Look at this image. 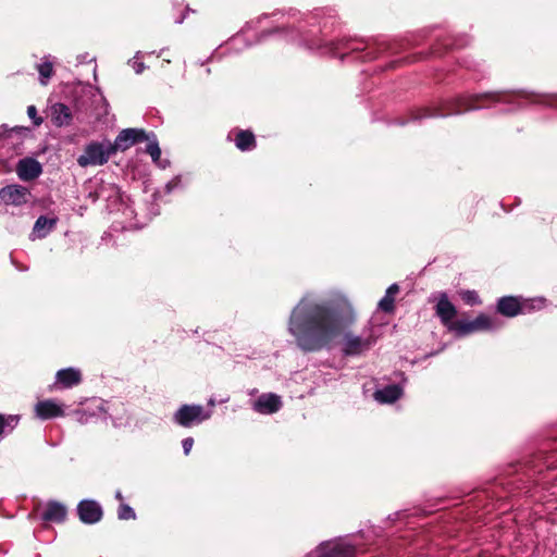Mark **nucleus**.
I'll return each mask as SVG.
<instances>
[{
    "label": "nucleus",
    "instance_id": "nucleus-1",
    "mask_svg": "<svg viewBox=\"0 0 557 557\" xmlns=\"http://www.w3.org/2000/svg\"><path fill=\"white\" fill-rule=\"evenodd\" d=\"M271 15H280L283 20L282 25L262 30L253 41H250L245 38V33L248 29H257L261 20L268 18L269 15L264 13L256 21L247 22L240 33L226 41V53H239L246 48L263 42L270 36L277 35L317 54L339 58L342 62L386 60L384 65L379 66L380 71L393 70L407 60L395 58L404 49V44L396 40L357 37H344L338 40L329 38L336 20L330 11L324 9H315L310 13H300L289 9L286 12L275 11Z\"/></svg>",
    "mask_w": 557,
    "mask_h": 557
},
{
    "label": "nucleus",
    "instance_id": "nucleus-2",
    "mask_svg": "<svg viewBox=\"0 0 557 557\" xmlns=\"http://www.w3.org/2000/svg\"><path fill=\"white\" fill-rule=\"evenodd\" d=\"M355 322L356 312L345 296L319 298L307 293L293 308L287 330L305 352L330 350L341 338V355L360 358L376 345L381 333L371 320L356 333L350 330Z\"/></svg>",
    "mask_w": 557,
    "mask_h": 557
},
{
    "label": "nucleus",
    "instance_id": "nucleus-3",
    "mask_svg": "<svg viewBox=\"0 0 557 557\" xmlns=\"http://www.w3.org/2000/svg\"><path fill=\"white\" fill-rule=\"evenodd\" d=\"M533 101V96L525 91L461 94L443 99L438 103L411 108L407 117H397L389 124L399 126H405L409 123L421 124L428 119H443L488 108L496 109L500 113H511Z\"/></svg>",
    "mask_w": 557,
    "mask_h": 557
},
{
    "label": "nucleus",
    "instance_id": "nucleus-4",
    "mask_svg": "<svg viewBox=\"0 0 557 557\" xmlns=\"http://www.w3.org/2000/svg\"><path fill=\"white\" fill-rule=\"evenodd\" d=\"M557 467V437L542 440L533 451L521 460L509 463L495 479L492 490L483 491L486 496L497 499L508 495L523 494L534 496L540 476Z\"/></svg>",
    "mask_w": 557,
    "mask_h": 557
},
{
    "label": "nucleus",
    "instance_id": "nucleus-5",
    "mask_svg": "<svg viewBox=\"0 0 557 557\" xmlns=\"http://www.w3.org/2000/svg\"><path fill=\"white\" fill-rule=\"evenodd\" d=\"M545 299L542 297L527 299L521 296H503L496 301V313L515 318L519 314H528L544 307Z\"/></svg>",
    "mask_w": 557,
    "mask_h": 557
},
{
    "label": "nucleus",
    "instance_id": "nucleus-6",
    "mask_svg": "<svg viewBox=\"0 0 557 557\" xmlns=\"http://www.w3.org/2000/svg\"><path fill=\"white\" fill-rule=\"evenodd\" d=\"M115 154L114 148L109 139L88 143L82 154L77 158L79 166H96L106 164L111 156Z\"/></svg>",
    "mask_w": 557,
    "mask_h": 557
},
{
    "label": "nucleus",
    "instance_id": "nucleus-7",
    "mask_svg": "<svg viewBox=\"0 0 557 557\" xmlns=\"http://www.w3.org/2000/svg\"><path fill=\"white\" fill-rule=\"evenodd\" d=\"M211 417V410H206L202 405L184 404L173 413V423L189 429L199 425Z\"/></svg>",
    "mask_w": 557,
    "mask_h": 557
},
{
    "label": "nucleus",
    "instance_id": "nucleus-8",
    "mask_svg": "<svg viewBox=\"0 0 557 557\" xmlns=\"http://www.w3.org/2000/svg\"><path fill=\"white\" fill-rule=\"evenodd\" d=\"M430 302H435V314L440 319L441 323L450 332L456 324L454 318L457 315V308L448 299V295L445 292H438L431 294L429 298Z\"/></svg>",
    "mask_w": 557,
    "mask_h": 557
},
{
    "label": "nucleus",
    "instance_id": "nucleus-9",
    "mask_svg": "<svg viewBox=\"0 0 557 557\" xmlns=\"http://www.w3.org/2000/svg\"><path fill=\"white\" fill-rule=\"evenodd\" d=\"M317 557H356V544L339 539L323 542L317 547Z\"/></svg>",
    "mask_w": 557,
    "mask_h": 557
},
{
    "label": "nucleus",
    "instance_id": "nucleus-10",
    "mask_svg": "<svg viewBox=\"0 0 557 557\" xmlns=\"http://www.w3.org/2000/svg\"><path fill=\"white\" fill-rule=\"evenodd\" d=\"M149 135L150 133H147L144 128H124L117 134L111 145L115 153L117 151H125L138 143L150 140Z\"/></svg>",
    "mask_w": 557,
    "mask_h": 557
},
{
    "label": "nucleus",
    "instance_id": "nucleus-11",
    "mask_svg": "<svg viewBox=\"0 0 557 557\" xmlns=\"http://www.w3.org/2000/svg\"><path fill=\"white\" fill-rule=\"evenodd\" d=\"M32 199L30 190L20 184H10L0 188V200L5 206L21 207Z\"/></svg>",
    "mask_w": 557,
    "mask_h": 557
},
{
    "label": "nucleus",
    "instance_id": "nucleus-12",
    "mask_svg": "<svg viewBox=\"0 0 557 557\" xmlns=\"http://www.w3.org/2000/svg\"><path fill=\"white\" fill-rule=\"evenodd\" d=\"M79 520L84 524H95L102 519L103 510L95 499H83L76 508Z\"/></svg>",
    "mask_w": 557,
    "mask_h": 557
},
{
    "label": "nucleus",
    "instance_id": "nucleus-13",
    "mask_svg": "<svg viewBox=\"0 0 557 557\" xmlns=\"http://www.w3.org/2000/svg\"><path fill=\"white\" fill-rule=\"evenodd\" d=\"M282 406L283 401L280 395L263 393L252 403L251 408L260 414H273L280 411Z\"/></svg>",
    "mask_w": 557,
    "mask_h": 557
},
{
    "label": "nucleus",
    "instance_id": "nucleus-14",
    "mask_svg": "<svg viewBox=\"0 0 557 557\" xmlns=\"http://www.w3.org/2000/svg\"><path fill=\"white\" fill-rule=\"evenodd\" d=\"M16 173L22 181H32L42 173V166L36 159L26 157L17 162Z\"/></svg>",
    "mask_w": 557,
    "mask_h": 557
},
{
    "label": "nucleus",
    "instance_id": "nucleus-15",
    "mask_svg": "<svg viewBox=\"0 0 557 557\" xmlns=\"http://www.w3.org/2000/svg\"><path fill=\"white\" fill-rule=\"evenodd\" d=\"M67 515L66 506L58 500H49L45 510L40 515V519L47 522L62 523Z\"/></svg>",
    "mask_w": 557,
    "mask_h": 557
},
{
    "label": "nucleus",
    "instance_id": "nucleus-16",
    "mask_svg": "<svg viewBox=\"0 0 557 557\" xmlns=\"http://www.w3.org/2000/svg\"><path fill=\"white\" fill-rule=\"evenodd\" d=\"M36 416L40 420H50L64 416L63 406L53 399L41 400L35 406Z\"/></svg>",
    "mask_w": 557,
    "mask_h": 557
},
{
    "label": "nucleus",
    "instance_id": "nucleus-17",
    "mask_svg": "<svg viewBox=\"0 0 557 557\" xmlns=\"http://www.w3.org/2000/svg\"><path fill=\"white\" fill-rule=\"evenodd\" d=\"M59 219L57 216L40 215L36 220L33 231L29 235L32 240L47 237L55 227Z\"/></svg>",
    "mask_w": 557,
    "mask_h": 557
},
{
    "label": "nucleus",
    "instance_id": "nucleus-18",
    "mask_svg": "<svg viewBox=\"0 0 557 557\" xmlns=\"http://www.w3.org/2000/svg\"><path fill=\"white\" fill-rule=\"evenodd\" d=\"M403 394V384H388L374 392V399L380 404H393L399 398H401Z\"/></svg>",
    "mask_w": 557,
    "mask_h": 557
},
{
    "label": "nucleus",
    "instance_id": "nucleus-19",
    "mask_svg": "<svg viewBox=\"0 0 557 557\" xmlns=\"http://www.w3.org/2000/svg\"><path fill=\"white\" fill-rule=\"evenodd\" d=\"M82 382V373L76 368H64L57 372L54 384H59L62 388H71Z\"/></svg>",
    "mask_w": 557,
    "mask_h": 557
},
{
    "label": "nucleus",
    "instance_id": "nucleus-20",
    "mask_svg": "<svg viewBox=\"0 0 557 557\" xmlns=\"http://www.w3.org/2000/svg\"><path fill=\"white\" fill-rule=\"evenodd\" d=\"M51 112V122L57 127H63L69 126L72 122V112L71 109L62 103L57 102L51 106L50 108Z\"/></svg>",
    "mask_w": 557,
    "mask_h": 557
},
{
    "label": "nucleus",
    "instance_id": "nucleus-21",
    "mask_svg": "<svg viewBox=\"0 0 557 557\" xmlns=\"http://www.w3.org/2000/svg\"><path fill=\"white\" fill-rule=\"evenodd\" d=\"M475 323L478 332L481 331H488V332H495L503 327L504 323L500 321V319L496 317H492L485 313H480L475 317Z\"/></svg>",
    "mask_w": 557,
    "mask_h": 557
},
{
    "label": "nucleus",
    "instance_id": "nucleus-22",
    "mask_svg": "<svg viewBox=\"0 0 557 557\" xmlns=\"http://www.w3.org/2000/svg\"><path fill=\"white\" fill-rule=\"evenodd\" d=\"M399 292V286L396 283L389 285L385 292L384 297L379 301L377 308L385 313H393L395 310V295Z\"/></svg>",
    "mask_w": 557,
    "mask_h": 557
},
{
    "label": "nucleus",
    "instance_id": "nucleus-23",
    "mask_svg": "<svg viewBox=\"0 0 557 557\" xmlns=\"http://www.w3.org/2000/svg\"><path fill=\"white\" fill-rule=\"evenodd\" d=\"M436 40L438 41V47L435 48L434 52H437L440 47H443L445 49L466 47L470 42V37L468 35H460V36L447 37V38L446 37L442 38V37L437 36Z\"/></svg>",
    "mask_w": 557,
    "mask_h": 557
},
{
    "label": "nucleus",
    "instance_id": "nucleus-24",
    "mask_svg": "<svg viewBox=\"0 0 557 557\" xmlns=\"http://www.w3.org/2000/svg\"><path fill=\"white\" fill-rule=\"evenodd\" d=\"M235 146L240 151H250L256 147V137L252 132L242 129L236 134Z\"/></svg>",
    "mask_w": 557,
    "mask_h": 557
},
{
    "label": "nucleus",
    "instance_id": "nucleus-25",
    "mask_svg": "<svg viewBox=\"0 0 557 557\" xmlns=\"http://www.w3.org/2000/svg\"><path fill=\"white\" fill-rule=\"evenodd\" d=\"M450 332L458 338L468 336L478 332L475 319L472 321L460 320L456 321V324Z\"/></svg>",
    "mask_w": 557,
    "mask_h": 557
},
{
    "label": "nucleus",
    "instance_id": "nucleus-26",
    "mask_svg": "<svg viewBox=\"0 0 557 557\" xmlns=\"http://www.w3.org/2000/svg\"><path fill=\"white\" fill-rule=\"evenodd\" d=\"M20 416L0 413V437L11 433L18 424Z\"/></svg>",
    "mask_w": 557,
    "mask_h": 557
},
{
    "label": "nucleus",
    "instance_id": "nucleus-27",
    "mask_svg": "<svg viewBox=\"0 0 557 557\" xmlns=\"http://www.w3.org/2000/svg\"><path fill=\"white\" fill-rule=\"evenodd\" d=\"M50 55L45 57V61L37 64V70L39 72V81L40 84L47 85L48 81L51 78L53 74V64L51 61L48 60Z\"/></svg>",
    "mask_w": 557,
    "mask_h": 557
},
{
    "label": "nucleus",
    "instance_id": "nucleus-28",
    "mask_svg": "<svg viewBox=\"0 0 557 557\" xmlns=\"http://www.w3.org/2000/svg\"><path fill=\"white\" fill-rule=\"evenodd\" d=\"M150 140H147L146 152L150 154L153 163H158L161 160V149L157 136L153 132H150Z\"/></svg>",
    "mask_w": 557,
    "mask_h": 557
},
{
    "label": "nucleus",
    "instance_id": "nucleus-29",
    "mask_svg": "<svg viewBox=\"0 0 557 557\" xmlns=\"http://www.w3.org/2000/svg\"><path fill=\"white\" fill-rule=\"evenodd\" d=\"M460 65L466 67L467 70L469 71H473V72H476L478 75H474L473 78L474 79H480L481 77L484 76V64L481 63V62H478L473 59H470V58H463L460 62Z\"/></svg>",
    "mask_w": 557,
    "mask_h": 557
},
{
    "label": "nucleus",
    "instance_id": "nucleus-30",
    "mask_svg": "<svg viewBox=\"0 0 557 557\" xmlns=\"http://www.w3.org/2000/svg\"><path fill=\"white\" fill-rule=\"evenodd\" d=\"M462 301L468 306H479L482 304V300L474 289H461L458 292Z\"/></svg>",
    "mask_w": 557,
    "mask_h": 557
},
{
    "label": "nucleus",
    "instance_id": "nucleus-31",
    "mask_svg": "<svg viewBox=\"0 0 557 557\" xmlns=\"http://www.w3.org/2000/svg\"><path fill=\"white\" fill-rule=\"evenodd\" d=\"M117 518L120 520H133L136 518V512L129 505L122 503L117 508Z\"/></svg>",
    "mask_w": 557,
    "mask_h": 557
},
{
    "label": "nucleus",
    "instance_id": "nucleus-32",
    "mask_svg": "<svg viewBox=\"0 0 557 557\" xmlns=\"http://www.w3.org/2000/svg\"><path fill=\"white\" fill-rule=\"evenodd\" d=\"M419 512H420V510H418V509H416L413 512H409L408 510H399V511L388 515L387 519L391 521L406 520L410 517L418 516Z\"/></svg>",
    "mask_w": 557,
    "mask_h": 557
},
{
    "label": "nucleus",
    "instance_id": "nucleus-33",
    "mask_svg": "<svg viewBox=\"0 0 557 557\" xmlns=\"http://www.w3.org/2000/svg\"><path fill=\"white\" fill-rule=\"evenodd\" d=\"M140 55H141V51H137V52L135 53L134 58H133V59H131V60H128V64H131V65H132V67H133V70H134V72H135L136 74H141V73L145 71V69H146L145 63H144L143 61H138V59L140 58Z\"/></svg>",
    "mask_w": 557,
    "mask_h": 557
},
{
    "label": "nucleus",
    "instance_id": "nucleus-34",
    "mask_svg": "<svg viewBox=\"0 0 557 557\" xmlns=\"http://www.w3.org/2000/svg\"><path fill=\"white\" fill-rule=\"evenodd\" d=\"M75 416H76V420L81 423V424H87L89 422L92 421V419L96 417L95 412H90L88 410H77L75 412Z\"/></svg>",
    "mask_w": 557,
    "mask_h": 557
},
{
    "label": "nucleus",
    "instance_id": "nucleus-35",
    "mask_svg": "<svg viewBox=\"0 0 557 557\" xmlns=\"http://www.w3.org/2000/svg\"><path fill=\"white\" fill-rule=\"evenodd\" d=\"M182 187V178L180 175L173 177L170 182L165 184V193L171 194L174 189Z\"/></svg>",
    "mask_w": 557,
    "mask_h": 557
},
{
    "label": "nucleus",
    "instance_id": "nucleus-36",
    "mask_svg": "<svg viewBox=\"0 0 557 557\" xmlns=\"http://www.w3.org/2000/svg\"><path fill=\"white\" fill-rule=\"evenodd\" d=\"M27 115L33 121V124L38 126L42 123V119L38 116L37 109L35 106H29L27 108Z\"/></svg>",
    "mask_w": 557,
    "mask_h": 557
},
{
    "label": "nucleus",
    "instance_id": "nucleus-37",
    "mask_svg": "<svg viewBox=\"0 0 557 557\" xmlns=\"http://www.w3.org/2000/svg\"><path fill=\"white\" fill-rule=\"evenodd\" d=\"M24 128L22 127H15V128H9L7 124L0 125V138L8 136L11 137L13 133H22Z\"/></svg>",
    "mask_w": 557,
    "mask_h": 557
},
{
    "label": "nucleus",
    "instance_id": "nucleus-38",
    "mask_svg": "<svg viewBox=\"0 0 557 557\" xmlns=\"http://www.w3.org/2000/svg\"><path fill=\"white\" fill-rule=\"evenodd\" d=\"M193 445H194V438L193 437H185L183 441H182V447H183V451H184V455H188L193 448Z\"/></svg>",
    "mask_w": 557,
    "mask_h": 557
},
{
    "label": "nucleus",
    "instance_id": "nucleus-39",
    "mask_svg": "<svg viewBox=\"0 0 557 557\" xmlns=\"http://www.w3.org/2000/svg\"><path fill=\"white\" fill-rule=\"evenodd\" d=\"M152 197H153V203H151L150 213H151L153 216H156V215H158V214L160 213V211H159V206L156 203V201H157V200H158V198H159L158 193H154V194L152 195Z\"/></svg>",
    "mask_w": 557,
    "mask_h": 557
},
{
    "label": "nucleus",
    "instance_id": "nucleus-40",
    "mask_svg": "<svg viewBox=\"0 0 557 557\" xmlns=\"http://www.w3.org/2000/svg\"><path fill=\"white\" fill-rule=\"evenodd\" d=\"M171 164L170 160L169 159H162L157 163V166H159L160 169H166L169 168Z\"/></svg>",
    "mask_w": 557,
    "mask_h": 557
},
{
    "label": "nucleus",
    "instance_id": "nucleus-41",
    "mask_svg": "<svg viewBox=\"0 0 557 557\" xmlns=\"http://www.w3.org/2000/svg\"><path fill=\"white\" fill-rule=\"evenodd\" d=\"M547 491L552 496H557V480L547 487Z\"/></svg>",
    "mask_w": 557,
    "mask_h": 557
},
{
    "label": "nucleus",
    "instance_id": "nucleus-42",
    "mask_svg": "<svg viewBox=\"0 0 557 557\" xmlns=\"http://www.w3.org/2000/svg\"><path fill=\"white\" fill-rule=\"evenodd\" d=\"M548 104H549L550 107H556V108H557V95H554V96H552V97L549 98V100H548Z\"/></svg>",
    "mask_w": 557,
    "mask_h": 557
},
{
    "label": "nucleus",
    "instance_id": "nucleus-43",
    "mask_svg": "<svg viewBox=\"0 0 557 557\" xmlns=\"http://www.w3.org/2000/svg\"><path fill=\"white\" fill-rule=\"evenodd\" d=\"M114 497H115V499L120 500L121 504L124 500V497H123L122 492L120 490L115 491Z\"/></svg>",
    "mask_w": 557,
    "mask_h": 557
},
{
    "label": "nucleus",
    "instance_id": "nucleus-44",
    "mask_svg": "<svg viewBox=\"0 0 557 557\" xmlns=\"http://www.w3.org/2000/svg\"><path fill=\"white\" fill-rule=\"evenodd\" d=\"M185 17H186V15H185V14H183L181 17H178L177 20H175V23H176V24H182V23L184 22Z\"/></svg>",
    "mask_w": 557,
    "mask_h": 557
},
{
    "label": "nucleus",
    "instance_id": "nucleus-45",
    "mask_svg": "<svg viewBox=\"0 0 557 557\" xmlns=\"http://www.w3.org/2000/svg\"><path fill=\"white\" fill-rule=\"evenodd\" d=\"M215 59V53H212L207 60L206 62H209L211 60H214Z\"/></svg>",
    "mask_w": 557,
    "mask_h": 557
},
{
    "label": "nucleus",
    "instance_id": "nucleus-46",
    "mask_svg": "<svg viewBox=\"0 0 557 557\" xmlns=\"http://www.w3.org/2000/svg\"><path fill=\"white\" fill-rule=\"evenodd\" d=\"M399 375L401 376V381H403V383H405V382L407 381V379H406L405 374L401 372V373H399Z\"/></svg>",
    "mask_w": 557,
    "mask_h": 557
},
{
    "label": "nucleus",
    "instance_id": "nucleus-47",
    "mask_svg": "<svg viewBox=\"0 0 557 557\" xmlns=\"http://www.w3.org/2000/svg\"><path fill=\"white\" fill-rule=\"evenodd\" d=\"M210 72H211V70L208 67V69L206 70V73H207V74H210Z\"/></svg>",
    "mask_w": 557,
    "mask_h": 557
},
{
    "label": "nucleus",
    "instance_id": "nucleus-48",
    "mask_svg": "<svg viewBox=\"0 0 557 557\" xmlns=\"http://www.w3.org/2000/svg\"><path fill=\"white\" fill-rule=\"evenodd\" d=\"M435 352H430L426 357L434 356Z\"/></svg>",
    "mask_w": 557,
    "mask_h": 557
},
{
    "label": "nucleus",
    "instance_id": "nucleus-49",
    "mask_svg": "<svg viewBox=\"0 0 557 557\" xmlns=\"http://www.w3.org/2000/svg\"><path fill=\"white\" fill-rule=\"evenodd\" d=\"M209 404H210L211 406H213V405H214V401L211 399V400L209 401Z\"/></svg>",
    "mask_w": 557,
    "mask_h": 557
}]
</instances>
